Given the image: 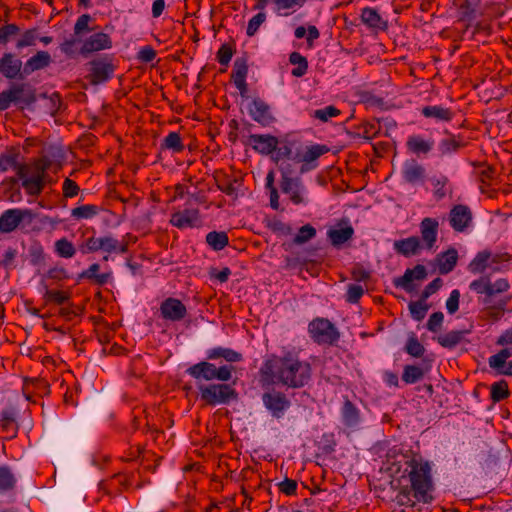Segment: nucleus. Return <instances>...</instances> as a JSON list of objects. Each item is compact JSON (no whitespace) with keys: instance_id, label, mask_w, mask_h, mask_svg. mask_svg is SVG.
I'll return each mask as SVG.
<instances>
[{"instance_id":"nucleus-26","label":"nucleus","mask_w":512,"mask_h":512,"mask_svg":"<svg viewBox=\"0 0 512 512\" xmlns=\"http://www.w3.org/2000/svg\"><path fill=\"white\" fill-rule=\"evenodd\" d=\"M354 229L348 223L345 225L338 224L336 227L331 228L327 232V236L332 245L339 247L353 237Z\"/></svg>"},{"instance_id":"nucleus-19","label":"nucleus","mask_w":512,"mask_h":512,"mask_svg":"<svg viewBox=\"0 0 512 512\" xmlns=\"http://www.w3.org/2000/svg\"><path fill=\"white\" fill-rule=\"evenodd\" d=\"M471 220V211L464 205H456L450 211L449 223L455 231H464V229L470 224Z\"/></svg>"},{"instance_id":"nucleus-61","label":"nucleus","mask_w":512,"mask_h":512,"mask_svg":"<svg viewBox=\"0 0 512 512\" xmlns=\"http://www.w3.org/2000/svg\"><path fill=\"white\" fill-rule=\"evenodd\" d=\"M78 39L75 37H72L70 39H66L61 45L60 49L61 51L68 57H73L77 50L76 45L78 44Z\"/></svg>"},{"instance_id":"nucleus-46","label":"nucleus","mask_w":512,"mask_h":512,"mask_svg":"<svg viewBox=\"0 0 512 512\" xmlns=\"http://www.w3.org/2000/svg\"><path fill=\"white\" fill-rule=\"evenodd\" d=\"M315 235L316 229L310 224H306L299 229L298 233L293 239V242L295 244L301 245L314 238Z\"/></svg>"},{"instance_id":"nucleus-31","label":"nucleus","mask_w":512,"mask_h":512,"mask_svg":"<svg viewBox=\"0 0 512 512\" xmlns=\"http://www.w3.org/2000/svg\"><path fill=\"white\" fill-rule=\"evenodd\" d=\"M422 114L427 118H434L438 121H450L453 113L442 106H425L422 108Z\"/></svg>"},{"instance_id":"nucleus-40","label":"nucleus","mask_w":512,"mask_h":512,"mask_svg":"<svg viewBox=\"0 0 512 512\" xmlns=\"http://www.w3.org/2000/svg\"><path fill=\"white\" fill-rule=\"evenodd\" d=\"M55 252L63 258H72L76 249L72 242L67 240L66 238H61L55 242Z\"/></svg>"},{"instance_id":"nucleus-41","label":"nucleus","mask_w":512,"mask_h":512,"mask_svg":"<svg viewBox=\"0 0 512 512\" xmlns=\"http://www.w3.org/2000/svg\"><path fill=\"white\" fill-rule=\"evenodd\" d=\"M482 286H483V292H485V294L488 297H491L494 294L502 293V292L506 291L509 287V284L506 279L500 278V279H497L494 283L486 282V283L482 284Z\"/></svg>"},{"instance_id":"nucleus-4","label":"nucleus","mask_w":512,"mask_h":512,"mask_svg":"<svg viewBox=\"0 0 512 512\" xmlns=\"http://www.w3.org/2000/svg\"><path fill=\"white\" fill-rule=\"evenodd\" d=\"M201 400L207 405L227 404L237 398V392L228 384L198 385Z\"/></svg>"},{"instance_id":"nucleus-18","label":"nucleus","mask_w":512,"mask_h":512,"mask_svg":"<svg viewBox=\"0 0 512 512\" xmlns=\"http://www.w3.org/2000/svg\"><path fill=\"white\" fill-rule=\"evenodd\" d=\"M280 187L282 192L287 194L294 204L299 205L306 203L304 196L305 188L303 186L302 180L299 177L281 181Z\"/></svg>"},{"instance_id":"nucleus-21","label":"nucleus","mask_w":512,"mask_h":512,"mask_svg":"<svg viewBox=\"0 0 512 512\" xmlns=\"http://www.w3.org/2000/svg\"><path fill=\"white\" fill-rule=\"evenodd\" d=\"M199 212L196 209H185L171 215L170 223L179 228H191L199 224Z\"/></svg>"},{"instance_id":"nucleus-32","label":"nucleus","mask_w":512,"mask_h":512,"mask_svg":"<svg viewBox=\"0 0 512 512\" xmlns=\"http://www.w3.org/2000/svg\"><path fill=\"white\" fill-rule=\"evenodd\" d=\"M362 21L371 28L384 29L386 22L382 20L378 12L373 8H364L361 13Z\"/></svg>"},{"instance_id":"nucleus-60","label":"nucleus","mask_w":512,"mask_h":512,"mask_svg":"<svg viewBox=\"0 0 512 512\" xmlns=\"http://www.w3.org/2000/svg\"><path fill=\"white\" fill-rule=\"evenodd\" d=\"M91 20L90 15L83 14L81 15L75 25H74V34L75 36L81 35L84 31H89V22Z\"/></svg>"},{"instance_id":"nucleus-44","label":"nucleus","mask_w":512,"mask_h":512,"mask_svg":"<svg viewBox=\"0 0 512 512\" xmlns=\"http://www.w3.org/2000/svg\"><path fill=\"white\" fill-rule=\"evenodd\" d=\"M98 213L95 205H82L71 210V216L75 219H89Z\"/></svg>"},{"instance_id":"nucleus-55","label":"nucleus","mask_w":512,"mask_h":512,"mask_svg":"<svg viewBox=\"0 0 512 512\" xmlns=\"http://www.w3.org/2000/svg\"><path fill=\"white\" fill-rule=\"evenodd\" d=\"M364 294V289L361 285L350 284L347 289L346 300L349 303H357Z\"/></svg>"},{"instance_id":"nucleus-13","label":"nucleus","mask_w":512,"mask_h":512,"mask_svg":"<svg viewBox=\"0 0 512 512\" xmlns=\"http://www.w3.org/2000/svg\"><path fill=\"white\" fill-rule=\"evenodd\" d=\"M248 112L252 119L262 126H269L275 121L270 106L260 98H254L251 101Z\"/></svg>"},{"instance_id":"nucleus-47","label":"nucleus","mask_w":512,"mask_h":512,"mask_svg":"<svg viewBox=\"0 0 512 512\" xmlns=\"http://www.w3.org/2000/svg\"><path fill=\"white\" fill-rule=\"evenodd\" d=\"M340 110L333 105L326 106L322 109H317L312 113V116L322 122H327L329 119L340 115Z\"/></svg>"},{"instance_id":"nucleus-1","label":"nucleus","mask_w":512,"mask_h":512,"mask_svg":"<svg viewBox=\"0 0 512 512\" xmlns=\"http://www.w3.org/2000/svg\"><path fill=\"white\" fill-rule=\"evenodd\" d=\"M388 470L403 474L392 481L398 490L397 500L401 505L413 506L415 501L428 503L432 500L433 490L431 465L420 455L414 454L402 446H393L386 455Z\"/></svg>"},{"instance_id":"nucleus-42","label":"nucleus","mask_w":512,"mask_h":512,"mask_svg":"<svg viewBox=\"0 0 512 512\" xmlns=\"http://www.w3.org/2000/svg\"><path fill=\"white\" fill-rule=\"evenodd\" d=\"M463 333L461 331H450L446 334L437 337L438 343L446 348H453L462 339Z\"/></svg>"},{"instance_id":"nucleus-54","label":"nucleus","mask_w":512,"mask_h":512,"mask_svg":"<svg viewBox=\"0 0 512 512\" xmlns=\"http://www.w3.org/2000/svg\"><path fill=\"white\" fill-rule=\"evenodd\" d=\"M83 254L93 253L100 250V237H90L79 245Z\"/></svg>"},{"instance_id":"nucleus-53","label":"nucleus","mask_w":512,"mask_h":512,"mask_svg":"<svg viewBox=\"0 0 512 512\" xmlns=\"http://www.w3.org/2000/svg\"><path fill=\"white\" fill-rule=\"evenodd\" d=\"M266 14L264 12H259L255 16H253L247 26V35L254 36L258 31L259 27L265 22Z\"/></svg>"},{"instance_id":"nucleus-3","label":"nucleus","mask_w":512,"mask_h":512,"mask_svg":"<svg viewBox=\"0 0 512 512\" xmlns=\"http://www.w3.org/2000/svg\"><path fill=\"white\" fill-rule=\"evenodd\" d=\"M234 367L232 365H222L216 367L209 361H201L190 366L186 373L197 381H229L232 378Z\"/></svg>"},{"instance_id":"nucleus-7","label":"nucleus","mask_w":512,"mask_h":512,"mask_svg":"<svg viewBox=\"0 0 512 512\" xmlns=\"http://www.w3.org/2000/svg\"><path fill=\"white\" fill-rule=\"evenodd\" d=\"M34 213L29 209H8L0 216V232L10 233L14 231L21 222L31 223L34 219Z\"/></svg>"},{"instance_id":"nucleus-15","label":"nucleus","mask_w":512,"mask_h":512,"mask_svg":"<svg viewBox=\"0 0 512 512\" xmlns=\"http://www.w3.org/2000/svg\"><path fill=\"white\" fill-rule=\"evenodd\" d=\"M19 153L16 151H9L0 156V172H5L13 169L16 175L24 181V177L30 174V166L18 161Z\"/></svg>"},{"instance_id":"nucleus-58","label":"nucleus","mask_w":512,"mask_h":512,"mask_svg":"<svg viewBox=\"0 0 512 512\" xmlns=\"http://www.w3.org/2000/svg\"><path fill=\"white\" fill-rule=\"evenodd\" d=\"M248 72V67L244 60L236 59L234 62V70L232 74L233 80L245 79Z\"/></svg>"},{"instance_id":"nucleus-30","label":"nucleus","mask_w":512,"mask_h":512,"mask_svg":"<svg viewBox=\"0 0 512 512\" xmlns=\"http://www.w3.org/2000/svg\"><path fill=\"white\" fill-rule=\"evenodd\" d=\"M425 169L415 161L406 162L403 168L404 179L409 183H416L424 178Z\"/></svg>"},{"instance_id":"nucleus-57","label":"nucleus","mask_w":512,"mask_h":512,"mask_svg":"<svg viewBox=\"0 0 512 512\" xmlns=\"http://www.w3.org/2000/svg\"><path fill=\"white\" fill-rule=\"evenodd\" d=\"M444 315L442 312H434L430 315L427 322V329L431 332H437L440 330L443 323Z\"/></svg>"},{"instance_id":"nucleus-50","label":"nucleus","mask_w":512,"mask_h":512,"mask_svg":"<svg viewBox=\"0 0 512 512\" xmlns=\"http://www.w3.org/2000/svg\"><path fill=\"white\" fill-rule=\"evenodd\" d=\"M428 309L429 306L423 301L411 302L409 304L410 313L412 317L417 321H421L422 319H424Z\"/></svg>"},{"instance_id":"nucleus-48","label":"nucleus","mask_w":512,"mask_h":512,"mask_svg":"<svg viewBox=\"0 0 512 512\" xmlns=\"http://www.w3.org/2000/svg\"><path fill=\"white\" fill-rule=\"evenodd\" d=\"M15 478L11 473L10 469L7 467L0 468V490L7 491L14 487Z\"/></svg>"},{"instance_id":"nucleus-59","label":"nucleus","mask_w":512,"mask_h":512,"mask_svg":"<svg viewBox=\"0 0 512 512\" xmlns=\"http://www.w3.org/2000/svg\"><path fill=\"white\" fill-rule=\"evenodd\" d=\"M63 195L66 198H73L79 192V186L77 183L69 178H66L63 182L62 187Z\"/></svg>"},{"instance_id":"nucleus-9","label":"nucleus","mask_w":512,"mask_h":512,"mask_svg":"<svg viewBox=\"0 0 512 512\" xmlns=\"http://www.w3.org/2000/svg\"><path fill=\"white\" fill-rule=\"evenodd\" d=\"M262 401L266 409L277 419L284 416L291 404L290 400L284 393L276 390L264 393Z\"/></svg>"},{"instance_id":"nucleus-8","label":"nucleus","mask_w":512,"mask_h":512,"mask_svg":"<svg viewBox=\"0 0 512 512\" xmlns=\"http://www.w3.org/2000/svg\"><path fill=\"white\" fill-rule=\"evenodd\" d=\"M0 74L9 80H22L26 77L21 59L12 52H5L0 57Z\"/></svg>"},{"instance_id":"nucleus-11","label":"nucleus","mask_w":512,"mask_h":512,"mask_svg":"<svg viewBox=\"0 0 512 512\" xmlns=\"http://www.w3.org/2000/svg\"><path fill=\"white\" fill-rule=\"evenodd\" d=\"M49 167V162L41 160L35 164V173L31 176L29 174L24 177L22 182L23 188L30 195H38L43 189V179L45 171Z\"/></svg>"},{"instance_id":"nucleus-56","label":"nucleus","mask_w":512,"mask_h":512,"mask_svg":"<svg viewBox=\"0 0 512 512\" xmlns=\"http://www.w3.org/2000/svg\"><path fill=\"white\" fill-rule=\"evenodd\" d=\"M460 147L459 142L453 137L444 138L440 144L439 149L442 154H447L456 151Z\"/></svg>"},{"instance_id":"nucleus-36","label":"nucleus","mask_w":512,"mask_h":512,"mask_svg":"<svg viewBox=\"0 0 512 512\" xmlns=\"http://www.w3.org/2000/svg\"><path fill=\"white\" fill-rule=\"evenodd\" d=\"M453 5L458 10L460 20L468 22L469 25L472 20V14L475 12L471 3L468 0H454Z\"/></svg>"},{"instance_id":"nucleus-45","label":"nucleus","mask_w":512,"mask_h":512,"mask_svg":"<svg viewBox=\"0 0 512 512\" xmlns=\"http://www.w3.org/2000/svg\"><path fill=\"white\" fill-rule=\"evenodd\" d=\"M408 148L414 153H427L432 145L418 136L410 137L407 141Z\"/></svg>"},{"instance_id":"nucleus-20","label":"nucleus","mask_w":512,"mask_h":512,"mask_svg":"<svg viewBox=\"0 0 512 512\" xmlns=\"http://www.w3.org/2000/svg\"><path fill=\"white\" fill-rule=\"evenodd\" d=\"M393 248L397 254L406 258L418 255L422 249L421 240L417 236H410L393 243Z\"/></svg>"},{"instance_id":"nucleus-25","label":"nucleus","mask_w":512,"mask_h":512,"mask_svg":"<svg viewBox=\"0 0 512 512\" xmlns=\"http://www.w3.org/2000/svg\"><path fill=\"white\" fill-rule=\"evenodd\" d=\"M7 90L11 96L12 103L22 102L29 105L36 100L34 90L26 84H13Z\"/></svg>"},{"instance_id":"nucleus-10","label":"nucleus","mask_w":512,"mask_h":512,"mask_svg":"<svg viewBox=\"0 0 512 512\" xmlns=\"http://www.w3.org/2000/svg\"><path fill=\"white\" fill-rule=\"evenodd\" d=\"M419 229L422 247L428 251H434L436 249L439 230L438 220L435 218L425 217L421 220Z\"/></svg>"},{"instance_id":"nucleus-34","label":"nucleus","mask_w":512,"mask_h":512,"mask_svg":"<svg viewBox=\"0 0 512 512\" xmlns=\"http://www.w3.org/2000/svg\"><path fill=\"white\" fill-rule=\"evenodd\" d=\"M99 269H100L99 264L94 263V264L90 265V267L82 273V277L90 279L98 285H104L109 281V279L111 277V273L99 274L98 273Z\"/></svg>"},{"instance_id":"nucleus-33","label":"nucleus","mask_w":512,"mask_h":512,"mask_svg":"<svg viewBox=\"0 0 512 512\" xmlns=\"http://www.w3.org/2000/svg\"><path fill=\"white\" fill-rule=\"evenodd\" d=\"M100 250L106 253H125L126 245L119 242L116 238L106 235L100 237Z\"/></svg>"},{"instance_id":"nucleus-35","label":"nucleus","mask_w":512,"mask_h":512,"mask_svg":"<svg viewBox=\"0 0 512 512\" xmlns=\"http://www.w3.org/2000/svg\"><path fill=\"white\" fill-rule=\"evenodd\" d=\"M289 61L291 64L296 65L291 74L295 77H302L308 69V62L304 56H302L298 52H292L289 56Z\"/></svg>"},{"instance_id":"nucleus-43","label":"nucleus","mask_w":512,"mask_h":512,"mask_svg":"<svg viewBox=\"0 0 512 512\" xmlns=\"http://www.w3.org/2000/svg\"><path fill=\"white\" fill-rule=\"evenodd\" d=\"M162 147L174 152H181L184 149L182 139L177 132L169 133L163 140Z\"/></svg>"},{"instance_id":"nucleus-2","label":"nucleus","mask_w":512,"mask_h":512,"mask_svg":"<svg viewBox=\"0 0 512 512\" xmlns=\"http://www.w3.org/2000/svg\"><path fill=\"white\" fill-rule=\"evenodd\" d=\"M262 375L271 383L289 388L304 387L311 379V365L299 359L298 354L288 351L282 356H273L261 368Z\"/></svg>"},{"instance_id":"nucleus-14","label":"nucleus","mask_w":512,"mask_h":512,"mask_svg":"<svg viewBox=\"0 0 512 512\" xmlns=\"http://www.w3.org/2000/svg\"><path fill=\"white\" fill-rule=\"evenodd\" d=\"M112 41L108 34L103 32L94 33L84 40L79 53L87 56L91 53L110 49Z\"/></svg>"},{"instance_id":"nucleus-5","label":"nucleus","mask_w":512,"mask_h":512,"mask_svg":"<svg viewBox=\"0 0 512 512\" xmlns=\"http://www.w3.org/2000/svg\"><path fill=\"white\" fill-rule=\"evenodd\" d=\"M308 330L313 340L319 344H333L339 339L336 327L324 318L313 320Z\"/></svg>"},{"instance_id":"nucleus-52","label":"nucleus","mask_w":512,"mask_h":512,"mask_svg":"<svg viewBox=\"0 0 512 512\" xmlns=\"http://www.w3.org/2000/svg\"><path fill=\"white\" fill-rule=\"evenodd\" d=\"M20 28L16 24H7L0 27V44H7L11 37L17 35Z\"/></svg>"},{"instance_id":"nucleus-12","label":"nucleus","mask_w":512,"mask_h":512,"mask_svg":"<svg viewBox=\"0 0 512 512\" xmlns=\"http://www.w3.org/2000/svg\"><path fill=\"white\" fill-rule=\"evenodd\" d=\"M49 167V162L41 160L35 164V173L31 176L29 174L24 177L22 182L23 188L30 195H38L43 189V179L45 171Z\"/></svg>"},{"instance_id":"nucleus-64","label":"nucleus","mask_w":512,"mask_h":512,"mask_svg":"<svg viewBox=\"0 0 512 512\" xmlns=\"http://www.w3.org/2000/svg\"><path fill=\"white\" fill-rule=\"evenodd\" d=\"M506 305V301L503 299H500L497 301V303L493 306H487L485 309L487 310V314L491 316L493 320H496L500 317L504 310V306Z\"/></svg>"},{"instance_id":"nucleus-37","label":"nucleus","mask_w":512,"mask_h":512,"mask_svg":"<svg viewBox=\"0 0 512 512\" xmlns=\"http://www.w3.org/2000/svg\"><path fill=\"white\" fill-rule=\"evenodd\" d=\"M206 242L214 250H222L228 244V236L225 232L212 231L206 235Z\"/></svg>"},{"instance_id":"nucleus-51","label":"nucleus","mask_w":512,"mask_h":512,"mask_svg":"<svg viewBox=\"0 0 512 512\" xmlns=\"http://www.w3.org/2000/svg\"><path fill=\"white\" fill-rule=\"evenodd\" d=\"M405 349L406 352L413 357H421L425 351L424 346L414 335L408 339Z\"/></svg>"},{"instance_id":"nucleus-62","label":"nucleus","mask_w":512,"mask_h":512,"mask_svg":"<svg viewBox=\"0 0 512 512\" xmlns=\"http://www.w3.org/2000/svg\"><path fill=\"white\" fill-rule=\"evenodd\" d=\"M460 292L455 289L450 293L446 301V308L449 314H454L459 308Z\"/></svg>"},{"instance_id":"nucleus-24","label":"nucleus","mask_w":512,"mask_h":512,"mask_svg":"<svg viewBox=\"0 0 512 512\" xmlns=\"http://www.w3.org/2000/svg\"><path fill=\"white\" fill-rule=\"evenodd\" d=\"M52 63V58L49 52L41 50L31 56L24 63V74L26 76L31 73L47 68Z\"/></svg>"},{"instance_id":"nucleus-28","label":"nucleus","mask_w":512,"mask_h":512,"mask_svg":"<svg viewBox=\"0 0 512 512\" xmlns=\"http://www.w3.org/2000/svg\"><path fill=\"white\" fill-rule=\"evenodd\" d=\"M341 415L345 426L349 428H355L358 426L360 422V412L350 400H345L341 409Z\"/></svg>"},{"instance_id":"nucleus-38","label":"nucleus","mask_w":512,"mask_h":512,"mask_svg":"<svg viewBox=\"0 0 512 512\" xmlns=\"http://www.w3.org/2000/svg\"><path fill=\"white\" fill-rule=\"evenodd\" d=\"M424 376V370L415 365H407L404 367L402 380L407 384H413L420 381Z\"/></svg>"},{"instance_id":"nucleus-16","label":"nucleus","mask_w":512,"mask_h":512,"mask_svg":"<svg viewBox=\"0 0 512 512\" xmlns=\"http://www.w3.org/2000/svg\"><path fill=\"white\" fill-rule=\"evenodd\" d=\"M160 312L164 319L180 321L187 313L185 305L176 298H167L160 306Z\"/></svg>"},{"instance_id":"nucleus-23","label":"nucleus","mask_w":512,"mask_h":512,"mask_svg":"<svg viewBox=\"0 0 512 512\" xmlns=\"http://www.w3.org/2000/svg\"><path fill=\"white\" fill-rule=\"evenodd\" d=\"M427 276V271L425 266L418 264L412 269H407L404 275L395 280V285L397 287L403 288L405 291H412L413 287L411 282L415 280H424Z\"/></svg>"},{"instance_id":"nucleus-63","label":"nucleus","mask_w":512,"mask_h":512,"mask_svg":"<svg viewBox=\"0 0 512 512\" xmlns=\"http://www.w3.org/2000/svg\"><path fill=\"white\" fill-rule=\"evenodd\" d=\"M233 55V51L230 46L224 44L220 47L217 53V59L221 65H228Z\"/></svg>"},{"instance_id":"nucleus-29","label":"nucleus","mask_w":512,"mask_h":512,"mask_svg":"<svg viewBox=\"0 0 512 512\" xmlns=\"http://www.w3.org/2000/svg\"><path fill=\"white\" fill-rule=\"evenodd\" d=\"M219 358L225 359L227 362H239L242 360V355L230 348L224 347H215L213 349L208 350L207 359L208 360H217Z\"/></svg>"},{"instance_id":"nucleus-17","label":"nucleus","mask_w":512,"mask_h":512,"mask_svg":"<svg viewBox=\"0 0 512 512\" xmlns=\"http://www.w3.org/2000/svg\"><path fill=\"white\" fill-rule=\"evenodd\" d=\"M329 151L328 147L325 145L315 144L311 146H306L301 154H297L294 159L298 162H303V166L301 167V172L304 173L315 166H309L311 163L315 162L319 157L324 155Z\"/></svg>"},{"instance_id":"nucleus-39","label":"nucleus","mask_w":512,"mask_h":512,"mask_svg":"<svg viewBox=\"0 0 512 512\" xmlns=\"http://www.w3.org/2000/svg\"><path fill=\"white\" fill-rule=\"evenodd\" d=\"M39 39V33L36 28L28 29L22 33L21 37L16 42V48L22 49L29 46L36 45Z\"/></svg>"},{"instance_id":"nucleus-27","label":"nucleus","mask_w":512,"mask_h":512,"mask_svg":"<svg viewBox=\"0 0 512 512\" xmlns=\"http://www.w3.org/2000/svg\"><path fill=\"white\" fill-rule=\"evenodd\" d=\"M458 254L454 248L447 250L444 253L439 254L436 257V263L440 274L450 273L457 264Z\"/></svg>"},{"instance_id":"nucleus-22","label":"nucleus","mask_w":512,"mask_h":512,"mask_svg":"<svg viewBox=\"0 0 512 512\" xmlns=\"http://www.w3.org/2000/svg\"><path fill=\"white\" fill-rule=\"evenodd\" d=\"M248 143L256 151L267 155L276 150L278 139L272 135L252 134L248 138Z\"/></svg>"},{"instance_id":"nucleus-49","label":"nucleus","mask_w":512,"mask_h":512,"mask_svg":"<svg viewBox=\"0 0 512 512\" xmlns=\"http://www.w3.org/2000/svg\"><path fill=\"white\" fill-rule=\"evenodd\" d=\"M508 396V385L505 381L495 382L491 386V398L494 402L503 400Z\"/></svg>"},{"instance_id":"nucleus-6","label":"nucleus","mask_w":512,"mask_h":512,"mask_svg":"<svg viewBox=\"0 0 512 512\" xmlns=\"http://www.w3.org/2000/svg\"><path fill=\"white\" fill-rule=\"evenodd\" d=\"M88 79L91 84L98 85L108 81L115 70L112 60L108 56L96 58L88 63Z\"/></svg>"}]
</instances>
